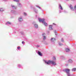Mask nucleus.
I'll use <instances>...</instances> for the list:
<instances>
[{"instance_id":"20e7f679","label":"nucleus","mask_w":76,"mask_h":76,"mask_svg":"<svg viewBox=\"0 0 76 76\" xmlns=\"http://www.w3.org/2000/svg\"><path fill=\"white\" fill-rule=\"evenodd\" d=\"M11 13L15 14V15H17L18 14V12L14 10H11Z\"/></svg>"},{"instance_id":"6ab92c4d","label":"nucleus","mask_w":76,"mask_h":76,"mask_svg":"<svg viewBox=\"0 0 76 76\" xmlns=\"http://www.w3.org/2000/svg\"><path fill=\"white\" fill-rule=\"evenodd\" d=\"M68 76H72V75L70 74V72L66 73Z\"/></svg>"},{"instance_id":"f03ea898","label":"nucleus","mask_w":76,"mask_h":76,"mask_svg":"<svg viewBox=\"0 0 76 76\" xmlns=\"http://www.w3.org/2000/svg\"><path fill=\"white\" fill-rule=\"evenodd\" d=\"M34 26L35 29H38V24H37V23L35 22H34L32 23Z\"/></svg>"},{"instance_id":"f3484780","label":"nucleus","mask_w":76,"mask_h":76,"mask_svg":"<svg viewBox=\"0 0 76 76\" xmlns=\"http://www.w3.org/2000/svg\"><path fill=\"white\" fill-rule=\"evenodd\" d=\"M59 9H60L61 10H63V8L62 7V6H61V4H59Z\"/></svg>"},{"instance_id":"473e14b6","label":"nucleus","mask_w":76,"mask_h":76,"mask_svg":"<svg viewBox=\"0 0 76 76\" xmlns=\"http://www.w3.org/2000/svg\"><path fill=\"white\" fill-rule=\"evenodd\" d=\"M19 67H20V65H19Z\"/></svg>"},{"instance_id":"4468645a","label":"nucleus","mask_w":76,"mask_h":76,"mask_svg":"<svg viewBox=\"0 0 76 76\" xmlns=\"http://www.w3.org/2000/svg\"><path fill=\"white\" fill-rule=\"evenodd\" d=\"M17 5L19 7H21V6H22V4H21L20 3H18Z\"/></svg>"},{"instance_id":"6e6552de","label":"nucleus","mask_w":76,"mask_h":76,"mask_svg":"<svg viewBox=\"0 0 76 76\" xmlns=\"http://www.w3.org/2000/svg\"><path fill=\"white\" fill-rule=\"evenodd\" d=\"M65 71V72H66V73H69L70 71V70L69 69H66Z\"/></svg>"},{"instance_id":"dca6fc26","label":"nucleus","mask_w":76,"mask_h":76,"mask_svg":"<svg viewBox=\"0 0 76 76\" xmlns=\"http://www.w3.org/2000/svg\"><path fill=\"white\" fill-rule=\"evenodd\" d=\"M4 10L2 8H1L0 9V12H3L4 11Z\"/></svg>"},{"instance_id":"aec40b11","label":"nucleus","mask_w":76,"mask_h":76,"mask_svg":"<svg viewBox=\"0 0 76 76\" xmlns=\"http://www.w3.org/2000/svg\"><path fill=\"white\" fill-rule=\"evenodd\" d=\"M34 11L35 12V13H37L38 11L36 9H34Z\"/></svg>"},{"instance_id":"f8f14e48","label":"nucleus","mask_w":76,"mask_h":76,"mask_svg":"<svg viewBox=\"0 0 76 76\" xmlns=\"http://www.w3.org/2000/svg\"><path fill=\"white\" fill-rule=\"evenodd\" d=\"M61 58L62 59H63V60H66V58L65 57H64L63 56H61Z\"/></svg>"},{"instance_id":"f257e3e1","label":"nucleus","mask_w":76,"mask_h":76,"mask_svg":"<svg viewBox=\"0 0 76 76\" xmlns=\"http://www.w3.org/2000/svg\"><path fill=\"white\" fill-rule=\"evenodd\" d=\"M38 19L39 22H42L44 25L45 26H47V24L45 22V19H41L39 18H38Z\"/></svg>"},{"instance_id":"412c9836","label":"nucleus","mask_w":76,"mask_h":76,"mask_svg":"<svg viewBox=\"0 0 76 76\" xmlns=\"http://www.w3.org/2000/svg\"><path fill=\"white\" fill-rule=\"evenodd\" d=\"M76 71V68H74L72 69V71Z\"/></svg>"},{"instance_id":"0eeeda50","label":"nucleus","mask_w":76,"mask_h":76,"mask_svg":"<svg viewBox=\"0 0 76 76\" xmlns=\"http://www.w3.org/2000/svg\"><path fill=\"white\" fill-rule=\"evenodd\" d=\"M19 22H22L23 19H22V17H20L18 19Z\"/></svg>"},{"instance_id":"7ed1b4c3","label":"nucleus","mask_w":76,"mask_h":76,"mask_svg":"<svg viewBox=\"0 0 76 76\" xmlns=\"http://www.w3.org/2000/svg\"><path fill=\"white\" fill-rule=\"evenodd\" d=\"M45 63L46 64L50 65V64H51V60H49L48 61H45Z\"/></svg>"},{"instance_id":"2eb2a0df","label":"nucleus","mask_w":76,"mask_h":76,"mask_svg":"<svg viewBox=\"0 0 76 76\" xmlns=\"http://www.w3.org/2000/svg\"><path fill=\"white\" fill-rule=\"evenodd\" d=\"M49 30H53V28H52V26H50L49 28Z\"/></svg>"},{"instance_id":"ddd939ff","label":"nucleus","mask_w":76,"mask_h":76,"mask_svg":"<svg viewBox=\"0 0 76 76\" xmlns=\"http://www.w3.org/2000/svg\"><path fill=\"white\" fill-rule=\"evenodd\" d=\"M65 51L66 52H69L70 51V49L68 48H66L65 49Z\"/></svg>"},{"instance_id":"72a5a7b5","label":"nucleus","mask_w":76,"mask_h":76,"mask_svg":"<svg viewBox=\"0 0 76 76\" xmlns=\"http://www.w3.org/2000/svg\"><path fill=\"white\" fill-rule=\"evenodd\" d=\"M67 0V1H69V0Z\"/></svg>"},{"instance_id":"bb28decb","label":"nucleus","mask_w":76,"mask_h":76,"mask_svg":"<svg viewBox=\"0 0 76 76\" xmlns=\"http://www.w3.org/2000/svg\"><path fill=\"white\" fill-rule=\"evenodd\" d=\"M22 44H25V42L23 41L22 42Z\"/></svg>"},{"instance_id":"9d476101","label":"nucleus","mask_w":76,"mask_h":76,"mask_svg":"<svg viewBox=\"0 0 76 76\" xmlns=\"http://www.w3.org/2000/svg\"><path fill=\"white\" fill-rule=\"evenodd\" d=\"M68 63H73V61L72 59H69L68 60Z\"/></svg>"},{"instance_id":"423d86ee","label":"nucleus","mask_w":76,"mask_h":76,"mask_svg":"<svg viewBox=\"0 0 76 76\" xmlns=\"http://www.w3.org/2000/svg\"><path fill=\"white\" fill-rule=\"evenodd\" d=\"M46 34L45 33H43L42 34V36L43 38V40H45V39H46V36H45Z\"/></svg>"},{"instance_id":"c756f323","label":"nucleus","mask_w":76,"mask_h":76,"mask_svg":"<svg viewBox=\"0 0 76 76\" xmlns=\"http://www.w3.org/2000/svg\"><path fill=\"white\" fill-rule=\"evenodd\" d=\"M61 41H62V42H63V39H61Z\"/></svg>"},{"instance_id":"b1692460","label":"nucleus","mask_w":76,"mask_h":76,"mask_svg":"<svg viewBox=\"0 0 76 76\" xmlns=\"http://www.w3.org/2000/svg\"><path fill=\"white\" fill-rule=\"evenodd\" d=\"M23 14L24 16H27V13H26V12H24Z\"/></svg>"},{"instance_id":"393cba45","label":"nucleus","mask_w":76,"mask_h":76,"mask_svg":"<svg viewBox=\"0 0 76 76\" xmlns=\"http://www.w3.org/2000/svg\"><path fill=\"white\" fill-rule=\"evenodd\" d=\"M59 45L60 46L63 45L62 43H59Z\"/></svg>"},{"instance_id":"a211bd4d","label":"nucleus","mask_w":76,"mask_h":76,"mask_svg":"<svg viewBox=\"0 0 76 76\" xmlns=\"http://www.w3.org/2000/svg\"><path fill=\"white\" fill-rule=\"evenodd\" d=\"M38 54L40 56H42V54L39 52H38Z\"/></svg>"},{"instance_id":"f704fd0d","label":"nucleus","mask_w":76,"mask_h":76,"mask_svg":"<svg viewBox=\"0 0 76 76\" xmlns=\"http://www.w3.org/2000/svg\"><path fill=\"white\" fill-rule=\"evenodd\" d=\"M53 24H54V23H53Z\"/></svg>"},{"instance_id":"9b49d317","label":"nucleus","mask_w":76,"mask_h":76,"mask_svg":"<svg viewBox=\"0 0 76 76\" xmlns=\"http://www.w3.org/2000/svg\"><path fill=\"white\" fill-rule=\"evenodd\" d=\"M50 40L52 42H54L56 41V39L54 38H52Z\"/></svg>"},{"instance_id":"a878e982","label":"nucleus","mask_w":76,"mask_h":76,"mask_svg":"<svg viewBox=\"0 0 76 76\" xmlns=\"http://www.w3.org/2000/svg\"><path fill=\"white\" fill-rule=\"evenodd\" d=\"M53 58L54 60H56V58L55 57H53Z\"/></svg>"},{"instance_id":"4be33fe9","label":"nucleus","mask_w":76,"mask_h":76,"mask_svg":"<svg viewBox=\"0 0 76 76\" xmlns=\"http://www.w3.org/2000/svg\"><path fill=\"white\" fill-rule=\"evenodd\" d=\"M11 23V22L8 21V22H7V23H6V24H8L9 25H10Z\"/></svg>"},{"instance_id":"1a4fd4ad","label":"nucleus","mask_w":76,"mask_h":76,"mask_svg":"<svg viewBox=\"0 0 76 76\" xmlns=\"http://www.w3.org/2000/svg\"><path fill=\"white\" fill-rule=\"evenodd\" d=\"M51 64L54 66L55 65H56V62H54V61H51Z\"/></svg>"},{"instance_id":"39448f33","label":"nucleus","mask_w":76,"mask_h":76,"mask_svg":"<svg viewBox=\"0 0 76 76\" xmlns=\"http://www.w3.org/2000/svg\"><path fill=\"white\" fill-rule=\"evenodd\" d=\"M11 7L13 9H14L15 10H16V9H17V7L13 5H12L11 6Z\"/></svg>"},{"instance_id":"cd10ccee","label":"nucleus","mask_w":76,"mask_h":76,"mask_svg":"<svg viewBox=\"0 0 76 76\" xmlns=\"http://www.w3.org/2000/svg\"><path fill=\"white\" fill-rule=\"evenodd\" d=\"M36 7H38L39 9L41 8L40 7H39V6H38L36 5Z\"/></svg>"},{"instance_id":"c85d7f7f","label":"nucleus","mask_w":76,"mask_h":76,"mask_svg":"<svg viewBox=\"0 0 76 76\" xmlns=\"http://www.w3.org/2000/svg\"><path fill=\"white\" fill-rule=\"evenodd\" d=\"M21 34H22V35H23V34H24V33L23 32V33H21Z\"/></svg>"},{"instance_id":"5701e85b","label":"nucleus","mask_w":76,"mask_h":76,"mask_svg":"<svg viewBox=\"0 0 76 76\" xmlns=\"http://www.w3.org/2000/svg\"><path fill=\"white\" fill-rule=\"evenodd\" d=\"M14 1H15L16 2H19V0H14Z\"/></svg>"},{"instance_id":"7c9ffc66","label":"nucleus","mask_w":76,"mask_h":76,"mask_svg":"<svg viewBox=\"0 0 76 76\" xmlns=\"http://www.w3.org/2000/svg\"><path fill=\"white\" fill-rule=\"evenodd\" d=\"M37 47H39V45H37Z\"/></svg>"},{"instance_id":"2f4dec72","label":"nucleus","mask_w":76,"mask_h":76,"mask_svg":"<svg viewBox=\"0 0 76 76\" xmlns=\"http://www.w3.org/2000/svg\"><path fill=\"white\" fill-rule=\"evenodd\" d=\"M18 49H19V48H20V47H18Z\"/></svg>"}]
</instances>
